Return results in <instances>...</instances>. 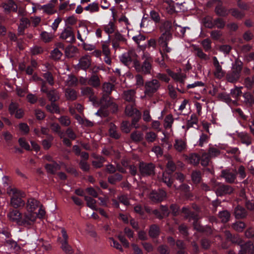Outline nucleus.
Wrapping results in <instances>:
<instances>
[{
    "instance_id": "11",
    "label": "nucleus",
    "mask_w": 254,
    "mask_h": 254,
    "mask_svg": "<svg viewBox=\"0 0 254 254\" xmlns=\"http://www.w3.org/2000/svg\"><path fill=\"white\" fill-rule=\"evenodd\" d=\"M142 59H144V61L142 65L141 71L145 74H149L151 69V58L147 53H144Z\"/></svg>"
},
{
    "instance_id": "36",
    "label": "nucleus",
    "mask_w": 254,
    "mask_h": 254,
    "mask_svg": "<svg viewBox=\"0 0 254 254\" xmlns=\"http://www.w3.org/2000/svg\"><path fill=\"white\" fill-rule=\"evenodd\" d=\"M174 122V119L171 115H167L164 120V126L165 128H170L172 127V125Z\"/></svg>"
},
{
    "instance_id": "48",
    "label": "nucleus",
    "mask_w": 254,
    "mask_h": 254,
    "mask_svg": "<svg viewBox=\"0 0 254 254\" xmlns=\"http://www.w3.org/2000/svg\"><path fill=\"white\" fill-rule=\"evenodd\" d=\"M159 233V228L156 225L152 226L150 228L149 235L151 237H157Z\"/></svg>"
},
{
    "instance_id": "42",
    "label": "nucleus",
    "mask_w": 254,
    "mask_h": 254,
    "mask_svg": "<svg viewBox=\"0 0 254 254\" xmlns=\"http://www.w3.org/2000/svg\"><path fill=\"white\" fill-rule=\"evenodd\" d=\"M198 121V119L196 115H191L188 121L187 124V129L189 128L190 127H192L193 125L196 124Z\"/></svg>"
},
{
    "instance_id": "23",
    "label": "nucleus",
    "mask_w": 254,
    "mask_h": 254,
    "mask_svg": "<svg viewBox=\"0 0 254 254\" xmlns=\"http://www.w3.org/2000/svg\"><path fill=\"white\" fill-rule=\"evenodd\" d=\"M61 166H64V164L61 163V165L57 164V163H53V164H47L45 166V168L47 171L51 173H54L57 170L60 169Z\"/></svg>"
},
{
    "instance_id": "27",
    "label": "nucleus",
    "mask_w": 254,
    "mask_h": 254,
    "mask_svg": "<svg viewBox=\"0 0 254 254\" xmlns=\"http://www.w3.org/2000/svg\"><path fill=\"white\" fill-rule=\"evenodd\" d=\"M235 214L236 218H242L246 216V212L243 207L238 205L235 209Z\"/></svg>"
},
{
    "instance_id": "20",
    "label": "nucleus",
    "mask_w": 254,
    "mask_h": 254,
    "mask_svg": "<svg viewBox=\"0 0 254 254\" xmlns=\"http://www.w3.org/2000/svg\"><path fill=\"white\" fill-rule=\"evenodd\" d=\"M2 7L5 12L15 11L17 8L16 4L11 0H9L4 3Z\"/></svg>"
},
{
    "instance_id": "56",
    "label": "nucleus",
    "mask_w": 254,
    "mask_h": 254,
    "mask_svg": "<svg viewBox=\"0 0 254 254\" xmlns=\"http://www.w3.org/2000/svg\"><path fill=\"white\" fill-rule=\"evenodd\" d=\"M61 124L65 127L68 126L70 124V121L67 116H62L59 119Z\"/></svg>"
},
{
    "instance_id": "19",
    "label": "nucleus",
    "mask_w": 254,
    "mask_h": 254,
    "mask_svg": "<svg viewBox=\"0 0 254 254\" xmlns=\"http://www.w3.org/2000/svg\"><path fill=\"white\" fill-rule=\"evenodd\" d=\"M173 38L172 33L171 32H163L158 39L159 45L168 44L169 42Z\"/></svg>"
},
{
    "instance_id": "10",
    "label": "nucleus",
    "mask_w": 254,
    "mask_h": 254,
    "mask_svg": "<svg viewBox=\"0 0 254 254\" xmlns=\"http://www.w3.org/2000/svg\"><path fill=\"white\" fill-rule=\"evenodd\" d=\"M154 166L152 163L141 162L139 165V171L142 176L150 175L154 173Z\"/></svg>"
},
{
    "instance_id": "58",
    "label": "nucleus",
    "mask_w": 254,
    "mask_h": 254,
    "mask_svg": "<svg viewBox=\"0 0 254 254\" xmlns=\"http://www.w3.org/2000/svg\"><path fill=\"white\" fill-rule=\"evenodd\" d=\"M131 137L132 140L135 141H138L142 138L143 134L140 132L135 131L131 133Z\"/></svg>"
},
{
    "instance_id": "59",
    "label": "nucleus",
    "mask_w": 254,
    "mask_h": 254,
    "mask_svg": "<svg viewBox=\"0 0 254 254\" xmlns=\"http://www.w3.org/2000/svg\"><path fill=\"white\" fill-rule=\"evenodd\" d=\"M133 105L134 103H131L130 105L127 106L125 113L127 116H131L134 114L135 110L133 107Z\"/></svg>"
},
{
    "instance_id": "62",
    "label": "nucleus",
    "mask_w": 254,
    "mask_h": 254,
    "mask_svg": "<svg viewBox=\"0 0 254 254\" xmlns=\"http://www.w3.org/2000/svg\"><path fill=\"white\" fill-rule=\"evenodd\" d=\"M122 178L121 175L119 174H115L113 176L110 177L108 179L109 181L111 184H114L116 181H120Z\"/></svg>"
},
{
    "instance_id": "40",
    "label": "nucleus",
    "mask_w": 254,
    "mask_h": 254,
    "mask_svg": "<svg viewBox=\"0 0 254 254\" xmlns=\"http://www.w3.org/2000/svg\"><path fill=\"white\" fill-rule=\"evenodd\" d=\"M77 80L76 78L72 75H68L65 81L66 86H71L76 84Z\"/></svg>"
},
{
    "instance_id": "44",
    "label": "nucleus",
    "mask_w": 254,
    "mask_h": 254,
    "mask_svg": "<svg viewBox=\"0 0 254 254\" xmlns=\"http://www.w3.org/2000/svg\"><path fill=\"white\" fill-rule=\"evenodd\" d=\"M199 160V157L196 154H191L188 157V161L193 165L198 164Z\"/></svg>"
},
{
    "instance_id": "6",
    "label": "nucleus",
    "mask_w": 254,
    "mask_h": 254,
    "mask_svg": "<svg viewBox=\"0 0 254 254\" xmlns=\"http://www.w3.org/2000/svg\"><path fill=\"white\" fill-rule=\"evenodd\" d=\"M176 166L174 163L172 161H169L167 164L166 173H163L162 178V181L169 187H170L172 184L169 174L174 172Z\"/></svg>"
},
{
    "instance_id": "38",
    "label": "nucleus",
    "mask_w": 254,
    "mask_h": 254,
    "mask_svg": "<svg viewBox=\"0 0 254 254\" xmlns=\"http://www.w3.org/2000/svg\"><path fill=\"white\" fill-rule=\"evenodd\" d=\"M110 46V41L109 38H108V40L104 42L102 44V51L103 54L105 56H110V50L109 49Z\"/></svg>"
},
{
    "instance_id": "4",
    "label": "nucleus",
    "mask_w": 254,
    "mask_h": 254,
    "mask_svg": "<svg viewBox=\"0 0 254 254\" xmlns=\"http://www.w3.org/2000/svg\"><path fill=\"white\" fill-rule=\"evenodd\" d=\"M160 86V83L157 79H152L146 82L145 84V95L148 96H152L153 93L158 90Z\"/></svg>"
},
{
    "instance_id": "46",
    "label": "nucleus",
    "mask_w": 254,
    "mask_h": 254,
    "mask_svg": "<svg viewBox=\"0 0 254 254\" xmlns=\"http://www.w3.org/2000/svg\"><path fill=\"white\" fill-rule=\"evenodd\" d=\"M245 102L249 105H252L254 103V99L253 96L249 93H246L244 94Z\"/></svg>"
},
{
    "instance_id": "60",
    "label": "nucleus",
    "mask_w": 254,
    "mask_h": 254,
    "mask_svg": "<svg viewBox=\"0 0 254 254\" xmlns=\"http://www.w3.org/2000/svg\"><path fill=\"white\" fill-rule=\"evenodd\" d=\"M201 44L204 49L207 52L211 48V42L208 39H206L201 42Z\"/></svg>"
},
{
    "instance_id": "15",
    "label": "nucleus",
    "mask_w": 254,
    "mask_h": 254,
    "mask_svg": "<svg viewBox=\"0 0 254 254\" xmlns=\"http://www.w3.org/2000/svg\"><path fill=\"white\" fill-rule=\"evenodd\" d=\"M90 64L91 60L89 56L85 55L80 58L76 66L78 68L86 70L89 67Z\"/></svg>"
},
{
    "instance_id": "49",
    "label": "nucleus",
    "mask_w": 254,
    "mask_h": 254,
    "mask_svg": "<svg viewBox=\"0 0 254 254\" xmlns=\"http://www.w3.org/2000/svg\"><path fill=\"white\" fill-rule=\"evenodd\" d=\"M157 135L153 131H149L146 133L145 138L148 142H153L156 138Z\"/></svg>"
},
{
    "instance_id": "63",
    "label": "nucleus",
    "mask_w": 254,
    "mask_h": 254,
    "mask_svg": "<svg viewBox=\"0 0 254 254\" xmlns=\"http://www.w3.org/2000/svg\"><path fill=\"white\" fill-rule=\"evenodd\" d=\"M18 142L20 146L26 150H29L30 148V145L26 141L25 139L23 138H20L18 140Z\"/></svg>"
},
{
    "instance_id": "13",
    "label": "nucleus",
    "mask_w": 254,
    "mask_h": 254,
    "mask_svg": "<svg viewBox=\"0 0 254 254\" xmlns=\"http://www.w3.org/2000/svg\"><path fill=\"white\" fill-rule=\"evenodd\" d=\"M60 38L68 42H72L75 40L74 34L70 28L64 29L61 34Z\"/></svg>"
},
{
    "instance_id": "8",
    "label": "nucleus",
    "mask_w": 254,
    "mask_h": 254,
    "mask_svg": "<svg viewBox=\"0 0 254 254\" xmlns=\"http://www.w3.org/2000/svg\"><path fill=\"white\" fill-rule=\"evenodd\" d=\"M99 106L102 108L111 106L113 112H116L118 110V106L111 100L109 96L104 95L99 101Z\"/></svg>"
},
{
    "instance_id": "35",
    "label": "nucleus",
    "mask_w": 254,
    "mask_h": 254,
    "mask_svg": "<svg viewBox=\"0 0 254 254\" xmlns=\"http://www.w3.org/2000/svg\"><path fill=\"white\" fill-rule=\"evenodd\" d=\"M40 35L41 39L45 42H49L51 41L54 37V36L52 33H48L46 31L42 32Z\"/></svg>"
},
{
    "instance_id": "32",
    "label": "nucleus",
    "mask_w": 254,
    "mask_h": 254,
    "mask_svg": "<svg viewBox=\"0 0 254 254\" xmlns=\"http://www.w3.org/2000/svg\"><path fill=\"white\" fill-rule=\"evenodd\" d=\"M113 85L110 83H105L103 85V91L104 93L103 96L104 95H107L109 96V94L111 93Z\"/></svg>"
},
{
    "instance_id": "5",
    "label": "nucleus",
    "mask_w": 254,
    "mask_h": 254,
    "mask_svg": "<svg viewBox=\"0 0 254 254\" xmlns=\"http://www.w3.org/2000/svg\"><path fill=\"white\" fill-rule=\"evenodd\" d=\"M242 66L239 64L233 65L232 70L228 72L226 78L230 82H235L239 78L240 74L242 70Z\"/></svg>"
},
{
    "instance_id": "1",
    "label": "nucleus",
    "mask_w": 254,
    "mask_h": 254,
    "mask_svg": "<svg viewBox=\"0 0 254 254\" xmlns=\"http://www.w3.org/2000/svg\"><path fill=\"white\" fill-rule=\"evenodd\" d=\"M6 193L10 196V203L13 207L17 208L25 205V202L23 198L26 194L24 191L15 187L9 186L6 189Z\"/></svg>"
},
{
    "instance_id": "57",
    "label": "nucleus",
    "mask_w": 254,
    "mask_h": 254,
    "mask_svg": "<svg viewBox=\"0 0 254 254\" xmlns=\"http://www.w3.org/2000/svg\"><path fill=\"white\" fill-rule=\"evenodd\" d=\"M209 154L204 153L202 154L201 158V164L203 166H206L209 162Z\"/></svg>"
},
{
    "instance_id": "9",
    "label": "nucleus",
    "mask_w": 254,
    "mask_h": 254,
    "mask_svg": "<svg viewBox=\"0 0 254 254\" xmlns=\"http://www.w3.org/2000/svg\"><path fill=\"white\" fill-rule=\"evenodd\" d=\"M214 188L216 189V193L219 195L230 194L233 191V189L231 186L218 183L215 184Z\"/></svg>"
},
{
    "instance_id": "2",
    "label": "nucleus",
    "mask_w": 254,
    "mask_h": 254,
    "mask_svg": "<svg viewBox=\"0 0 254 254\" xmlns=\"http://www.w3.org/2000/svg\"><path fill=\"white\" fill-rule=\"evenodd\" d=\"M7 216L10 221L16 223L19 226H29L32 225L25 212L22 213L18 210L11 209Z\"/></svg>"
},
{
    "instance_id": "47",
    "label": "nucleus",
    "mask_w": 254,
    "mask_h": 254,
    "mask_svg": "<svg viewBox=\"0 0 254 254\" xmlns=\"http://www.w3.org/2000/svg\"><path fill=\"white\" fill-rule=\"evenodd\" d=\"M219 217L223 222H227L230 218V214L227 211L219 212Z\"/></svg>"
},
{
    "instance_id": "34",
    "label": "nucleus",
    "mask_w": 254,
    "mask_h": 254,
    "mask_svg": "<svg viewBox=\"0 0 254 254\" xmlns=\"http://www.w3.org/2000/svg\"><path fill=\"white\" fill-rule=\"evenodd\" d=\"M104 29L106 33L108 34H112L115 31V26L113 22L110 21L104 26Z\"/></svg>"
},
{
    "instance_id": "61",
    "label": "nucleus",
    "mask_w": 254,
    "mask_h": 254,
    "mask_svg": "<svg viewBox=\"0 0 254 254\" xmlns=\"http://www.w3.org/2000/svg\"><path fill=\"white\" fill-rule=\"evenodd\" d=\"M109 241L110 245L112 247H113L116 248L117 249L121 251H123V249L120 244L118 242L116 241L113 238H110Z\"/></svg>"
},
{
    "instance_id": "31",
    "label": "nucleus",
    "mask_w": 254,
    "mask_h": 254,
    "mask_svg": "<svg viewBox=\"0 0 254 254\" xmlns=\"http://www.w3.org/2000/svg\"><path fill=\"white\" fill-rule=\"evenodd\" d=\"M65 96L68 100H73L77 97L76 92L71 89H67L65 91Z\"/></svg>"
},
{
    "instance_id": "17",
    "label": "nucleus",
    "mask_w": 254,
    "mask_h": 254,
    "mask_svg": "<svg viewBox=\"0 0 254 254\" xmlns=\"http://www.w3.org/2000/svg\"><path fill=\"white\" fill-rule=\"evenodd\" d=\"M187 142L185 139H176L174 144V147L178 152L184 151L187 149Z\"/></svg>"
},
{
    "instance_id": "12",
    "label": "nucleus",
    "mask_w": 254,
    "mask_h": 254,
    "mask_svg": "<svg viewBox=\"0 0 254 254\" xmlns=\"http://www.w3.org/2000/svg\"><path fill=\"white\" fill-rule=\"evenodd\" d=\"M81 93L83 95H89V100L92 103L93 106H99V101H97L96 97L93 95V92L90 87H86L81 89Z\"/></svg>"
},
{
    "instance_id": "52",
    "label": "nucleus",
    "mask_w": 254,
    "mask_h": 254,
    "mask_svg": "<svg viewBox=\"0 0 254 254\" xmlns=\"http://www.w3.org/2000/svg\"><path fill=\"white\" fill-rule=\"evenodd\" d=\"M242 93L241 87H235L231 90V95L232 97L236 98Z\"/></svg>"
},
{
    "instance_id": "45",
    "label": "nucleus",
    "mask_w": 254,
    "mask_h": 254,
    "mask_svg": "<svg viewBox=\"0 0 254 254\" xmlns=\"http://www.w3.org/2000/svg\"><path fill=\"white\" fill-rule=\"evenodd\" d=\"M175 30L178 33V34L181 36H184L186 29H189L190 28L189 27H182L180 25L178 24H175Z\"/></svg>"
},
{
    "instance_id": "25",
    "label": "nucleus",
    "mask_w": 254,
    "mask_h": 254,
    "mask_svg": "<svg viewBox=\"0 0 254 254\" xmlns=\"http://www.w3.org/2000/svg\"><path fill=\"white\" fill-rule=\"evenodd\" d=\"M131 54L129 52L123 54L120 57L121 62L126 65H129L131 62Z\"/></svg>"
},
{
    "instance_id": "39",
    "label": "nucleus",
    "mask_w": 254,
    "mask_h": 254,
    "mask_svg": "<svg viewBox=\"0 0 254 254\" xmlns=\"http://www.w3.org/2000/svg\"><path fill=\"white\" fill-rule=\"evenodd\" d=\"M62 249L66 253V254H72V251L71 247L68 245L67 242L61 241Z\"/></svg>"
},
{
    "instance_id": "3",
    "label": "nucleus",
    "mask_w": 254,
    "mask_h": 254,
    "mask_svg": "<svg viewBox=\"0 0 254 254\" xmlns=\"http://www.w3.org/2000/svg\"><path fill=\"white\" fill-rule=\"evenodd\" d=\"M38 206L39 202L33 198L28 199L26 203V211L24 212L32 224L37 219V213L35 211Z\"/></svg>"
},
{
    "instance_id": "54",
    "label": "nucleus",
    "mask_w": 254,
    "mask_h": 254,
    "mask_svg": "<svg viewBox=\"0 0 254 254\" xmlns=\"http://www.w3.org/2000/svg\"><path fill=\"white\" fill-rule=\"evenodd\" d=\"M49 139H45L42 141V145L44 149H48L51 146V141L53 139L52 135H48Z\"/></svg>"
},
{
    "instance_id": "7",
    "label": "nucleus",
    "mask_w": 254,
    "mask_h": 254,
    "mask_svg": "<svg viewBox=\"0 0 254 254\" xmlns=\"http://www.w3.org/2000/svg\"><path fill=\"white\" fill-rule=\"evenodd\" d=\"M213 74L214 76L218 78L221 79L223 78L225 74V71L223 70L222 66L216 57L213 58Z\"/></svg>"
},
{
    "instance_id": "28",
    "label": "nucleus",
    "mask_w": 254,
    "mask_h": 254,
    "mask_svg": "<svg viewBox=\"0 0 254 254\" xmlns=\"http://www.w3.org/2000/svg\"><path fill=\"white\" fill-rule=\"evenodd\" d=\"M84 9L90 13H94L99 10V7L98 3L94 2L88 4L84 8Z\"/></svg>"
},
{
    "instance_id": "51",
    "label": "nucleus",
    "mask_w": 254,
    "mask_h": 254,
    "mask_svg": "<svg viewBox=\"0 0 254 254\" xmlns=\"http://www.w3.org/2000/svg\"><path fill=\"white\" fill-rule=\"evenodd\" d=\"M191 179L194 183H198L201 179L200 173L198 171H194L191 175Z\"/></svg>"
},
{
    "instance_id": "29",
    "label": "nucleus",
    "mask_w": 254,
    "mask_h": 254,
    "mask_svg": "<svg viewBox=\"0 0 254 254\" xmlns=\"http://www.w3.org/2000/svg\"><path fill=\"white\" fill-rule=\"evenodd\" d=\"M172 28V24L168 21H164L162 23V25L160 26V31L162 33L163 32H171Z\"/></svg>"
},
{
    "instance_id": "50",
    "label": "nucleus",
    "mask_w": 254,
    "mask_h": 254,
    "mask_svg": "<svg viewBox=\"0 0 254 254\" xmlns=\"http://www.w3.org/2000/svg\"><path fill=\"white\" fill-rule=\"evenodd\" d=\"M161 145L164 148L170 149L172 147V144L169 142L168 139L166 137H164L161 139Z\"/></svg>"
},
{
    "instance_id": "43",
    "label": "nucleus",
    "mask_w": 254,
    "mask_h": 254,
    "mask_svg": "<svg viewBox=\"0 0 254 254\" xmlns=\"http://www.w3.org/2000/svg\"><path fill=\"white\" fill-rule=\"evenodd\" d=\"M63 55L62 52L58 48L54 49L51 53V57L55 60H58L61 59Z\"/></svg>"
},
{
    "instance_id": "21",
    "label": "nucleus",
    "mask_w": 254,
    "mask_h": 254,
    "mask_svg": "<svg viewBox=\"0 0 254 254\" xmlns=\"http://www.w3.org/2000/svg\"><path fill=\"white\" fill-rule=\"evenodd\" d=\"M135 91L134 90H129L125 91L124 93V99L131 103H134L135 101Z\"/></svg>"
},
{
    "instance_id": "37",
    "label": "nucleus",
    "mask_w": 254,
    "mask_h": 254,
    "mask_svg": "<svg viewBox=\"0 0 254 254\" xmlns=\"http://www.w3.org/2000/svg\"><path fill=\"white\" fill-rule=\"evenodd\" d=\"M85 199L87 202V205L88 207L93 210L96 209V200L95 199L87 196H85Z\"/></svg>"
},
{
    "instance_id": "14",
    "label": "nucleus",
    "mask_w": 254,
    "mask_h": 254,
    "mask_svg": "<svg viewBox=\"0 0 254 254\" xmlns=\"http://www.w3.org/2000/svg\"><path fill=\"white\" fill-rule=\"evenodd\" d=\"M237 173L236 172H232L230 170H224L222 172L221 176L223 177L226 182L229 183H233L235 182L236 179Z\"/></svg>"
},
{
    "instance_id": "30",
    "label": "nucleus",
    "mask_w": 254,
    "mask_h": 254,
    "mask_svg": "<svg viewBox=\"0 0 254 254\" xmlns=\"http://www.w3.org/2000/svg\"><path fill=\"white\" fill-rule=\"evenodd\" d=\"M77 49L74 46H68L65 50V55L67 57L71 58L74 56Z\"/></svg>"
},
{
    "instance_id": "18",
    "label": "nucleus",
    "mask_w": 254,
    "mask_h": 254,
    "mask_svg": "<svg viewBox=\"0 0 254 254\" xmlns=\"http://www.w3.org/2000/svg\"><path fill=\"white\" fill-rule=\"evenodd\" d=\"M168 73L175 81L183 84L186 78V75L181 72L175 73L170 70L168 71Z\"/></svg>"
},
{
    "instance_id": "41",
    "label": "nucleus",
    "mask_w": 254,
    "mask_h": 254,
    "mask_svg": "<svg viewBox=\"0 0 254 254\" xmlns=\"http://www.w3.org/2000/svg\"><path fill=\"white\" fill-rule=\"evenodd\" d=\"M47 95L52 102H55L59 98V94L56 90L50 91L48 92Z\"/></svg>"
},
{
    "instance_id": "24",
    "label": "nucleus",
    "mask_w": 254,
    "mask_h": 254,
    "mask_svg": "<svg viewBox=\"0 0 254 254\" xmlns=\"http://www.w3.org/2000/svg\"><path fill=\"white\" fill-rule=\"evenodd\" d=\"M55 7L53 5L48 3L40 6L39 9L43 10L44 13L51 15L55 12Z\"/></svg>"
},
{
    "instance_id": "55",
    "label": "nucleus",
    "mask_w": 254,
    "mask_h": 254,
    "mask_svg": "<svg viewBox=\"0 0 254 254\" xmlns=\"http://www.w3.org/2000/svg\"><path fill=\"white\" fill-rule=\"evenodd\" d=\"M109 133L111 136L118 138L119 135L116 131V127L114 125L111 124L109 129Z\"/></svg>"
},
{
    "instance_id": "53",
    "label": "nucleus",
    "mask_w": 254,
    "mask_h": 254,
    "mask_svg": "<svg viewBox=\"0 0 254 254\" xmlns=\"http://www.w3.org/2000/svg\"><path fill=\"white\" fill-rule=\"evenodd\" d=\"M43 76L50 85H54V81L53 77L50 72H45V73H44Z\"/></svg>"
},
{
    "instance_id": "16",
    "label": "nucleus",
    "mask_w": 254,
    "mask_h": 254,
    "mask_svg": "<svg viewBox=\"0 0 254 254\" xmlns=\"http://www.w3.org/2000/svg\"><path fill=\"white\" fill-rule=\"evenodd\" d=\"M166 196V193L163 190L152 191L150 194V198L153 201H162Z\"/></svg>"
},
{
    "instance_id": "26",
    "label": "nucleus",
    "mask_w": 254,
    "mask_h": 254,
    "mask_svg": "<svg viewBox=\"0 0 254 254\" xmlns=\"http://www.w3.org/2000/svg\"><path fill=\"white\" fill-rule=\"evenodd\" d=\"M88 84L94 87H99L100 85V80L99 77L96 75H93L89 79Z\"/></svg>"
},
{
    "instance_id": "64",
    "label": "nucleus",
    "mask_w": 254,
    "mask_h": 254,
    "mask_svg": "<svg viewBox=\"0 0 254 254\" xmlns=\"http://www.w3.org/2000/svg\"><path fill=\"white\" fill-rule=\"evenodd\" d=\"M19 128L20 130L22 132L23 134L27 133L29 131L28 126L25 123H20L19 125Z\"/></svg>"
},
{
    "instance_id": "33",
    "label": "nucleus",
    "mask_w": 254,
    "mask_h": 254,
    "mask_svg": "<svg viewBox=\"0 0 254 254\" xmlns=\"http://www.w3.org/2000/svg\"><path fill=\"white\" fill-rule=\"evenodd\" d=\"M51 128L53 131L58 133L61 138H63L64 136V132L60 130V127L57 123H53L51 125Z\"/></svg>"
},
{
    "instance_id": "22",
    "label": "nucleus",
    "mask_w": 254,
    "mask_h": 254,
    "mask_svg": "<svg viewBox=\"0 0 254 254\" xmlns=\"http://www.w3.org/2000/svg\"><path fill=\"white\" fill-rule=\"evenodd\" d=\"M254 251V247L253 243L251 242H248L244 245H242V250L240 251V253H248L252 254Z\"/></svg>"
}]
</instances>
